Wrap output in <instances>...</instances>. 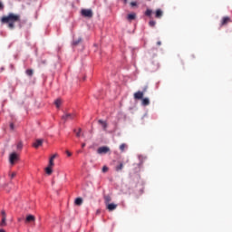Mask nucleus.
<instances>
[{"label":"nucleus","mask_w":232,"mask_h":232,"mask_svg":"<svg viewBox=\"0 0 232 232\" xmlns=\"http://www.w3.org/2000/svg\"><path fill=\"white\" fill-rule=\"evenodd\" d=\"M1 23L7 24L10 30H14L15 28V23H21V15L10 13L7 16L1 18Z\"/></svg>","instance_id":"obj_1"},{"label":"nucleus","mask_w":232,"mask_h":232,"mask_svg":"<svg viewBox=\"0 0 232 232\" xmlns=\"http://www.w3.org/2000/svg\"><path fill=\"white\" fill-rule=\"evenodd\" d=\"M81 14L83 17H93V11L92 9H82Z\"/></svg>","instance_id":"obj_2"},{"label":"nucleus","mask_w":232,"mask_h":232,"mask_svg":"<svg viewBox=\"0 0 232 232\" xmlns=\"http://www.w3.org/2000/svg\"><path fill=\"white\" fill-rule=\"evenodd\" d=\"M97 153H99V155H106V153H110V149L106 146L100 147L97 150Z\"/></svg>","instance_id":"obj_3"},{"label":"nucleus","mask_w":232,"mask_h":232,"mask_svg":"<svg viewBox=\"0 0 232 232\" xmlns=\"http://www.w3.org/2000/svg\"><path fill=\"white\" fill-rule=\"evenodd\" d=\"M74 118H75V115L70 114V113H66L63 116H62V119L64 122H66V121H72V119Z\"/></svg>","instance_id":"obj_4"},{"label":"nucleus","mask_w":232,"mask_h":232,"mask_svg":"<svg viewBox=\"0 0 232 232\" xmlns=\"http://www.w3.org/2000/svg\"><path fill=\"white\" fill-rule=\"evenodd\" d=\"M15 160H17V154L15 152H13L9 157V162L14 166L15 164Z\"/></svg>","instance_id":"obj_5"},{"label":"nucleus","mask_w":232,"mask_h":232,"mask_svg":"<svg viewBox=\"0 0 232 232\" xmlns=\"http://www.w3.org/2000/svg\"><path fill=\"white\" fill-rule=\"evenodd\" d=\"M32 222H35V216L34 215H27L25 218V224H30Z\"/></svg>","instance_id":"obj_6"},{"label":"nucleus","mask_w":232,"mask_h":232,"mask_svg":"<svg viewBox=\"0 0 232 232\" xmlns=\"http://www.w3.org/2000/svg\"><path fill=\"white\" fill-rule=\"evenodd\" d=\"M227 23H231V18H229V16H225L221 20L220 26H226V24H227Z\"/></svg>","instance_id":"obj_7"},{"label":"nucleus","mask_w":232,"mask_h":232,"mask_svg":"<svg viewBox=\"0 0 232 232\" xmlns=\"http://www.w3.org/2000/svg\"><path fill=\"white\" fill-rule=\"evenodd\" d=\"M117 204L115 203H109L108 205H106V208L108 209V211H115V209H117Z\"/></svg>","instance_id":"obj_8"},{"label":"nucleus","mask_w":232,"mask_h":232,"mask_svg":"<svg viewBox=\"0 0 232 232\" xmlns=\"http://www.w3.org/2000/svg\"><path fill=\"white\" fill-rule=\"evenodd\" d=\"M144 97V92L138 91L137 92L134 93V99L140 101V99H143Z\"/></svg>","instance_id":"obj_9"},{"label":"nucleus","mask_w":232,"mask_h":232,"mask_svg":"<svg viewBox=\"0 0 232 232\" xmlns=\"http://www.w3.org/2000/svg\"><path fill=\"white\" fill-rule=\"evenodd\" d=\"M98 123H100L102 125L103 131H106L108 130V122H106L102 120H99Z\"/></svg>","instance_id":"obj_10"},{"label":"nucleus","mask_w":232,"mask_h":232,"mask_svg":"<svg viewBox=\"0 0 232 232\" xmlns=\"http://www.w3.org/2000/svg\"><path fill=\"white\" fill-rule=\"evenodd\" d=\"M164 15V12H162V9H157L155 13L156 19H160Z\"/></svg>","instance_id":"obj_11"},{"label":"nucleus","mask_w":232,"mask_h":232,"mask_svg":"<svg viewBox=\"0 0 232 232\" xmlns=\"http://www.w3.org/2000/svg\"><path fill=\"white\" fill-rule=\"evenodd\" d=\"M124 169V163L120 161L119 164L115 167V171H122Z\"/></svg>","instance_id":"obj_12"},{"label":"nucleus","mask_w":232,"mask_h":232,"mask_svg":"<svg viewBox=\"0 0 232 232\" xmlns=\"http://www.w3.org/2000/svg\"><path fill=\"white\" fill-rule=\"evenodd\" d=\"M43 140H36L35 142L33 144L34 148L37 149L40 148V146H43Z\"/></svg>","instance_id":"obj_13"},{"label":"nucleus","mask_w":232,"mask_h":232,"mask_svg":"<svg viewBox=\"0 0 232 232\" xmlns=\"http://www.w3.org/2000/svg\"><path fill=\"white\" fill-rule=\"evenodd\" d=\"M103 198H104V202H105L106 206L109 205L110 202H111V196H110V195L104 196Z\"/></svg>","instance_id":"obj_14"},{"label":"nucleus","mask_w":232,"mask_h":232,"mask_svg":"<svg viewBox=\"0 0 232 232\" xmlns=\"http://www.w3.org/2000/svg\"><path fill=\"white\" fill-rule=\"evenodd\" d=\"M126 150H128V144L122 143L120 145V150L121 151V153H124V151H126Z\"/></svg>","instance_id":"obj_15"},{"label":"nucleus","mask_w":232,"mask_h":232,"mask_svg":"<svg viewBox=\"0 0 232 232\" xmlns=\"http://www.w3.org/2000/svg\"><path fill=\"white\" fill-rule=\"evenodd\" d=\"M141 104H142V106H150V99L142 98Z\"/></svg>","instance_id":"obj_16"},{"label":"nucleus","mask_w":232,"mask_h":232,"mask_svg":"<svg viewBox=\"0 0 232 232\" xmlns=\"http://www.w3.org/2000/svg\"><path fill=\"white\" fill-rule=\"evenodd\" d=\"M136 17H137V14L135 13H133V14H128L127 19H128V21H134V19H136Z\"/></svg>","instance_id":"obj_17"},{"label":"nucleus","mask_w":232,"mask_h":232,"mask_svg":"<svg viewBox=\"0 0 232 232\" xmlns=\"http://www.w3.org/2000/svg\"><path fill=\"white\" fill-rule=\"evenodd\" d=\"M54 104H55L56 108H61V105L63 104V100H61V99L55 100Z\"/></svg>","instance_id":"obj_18"},{"label":"nucleus","mask_w":232,"mask_h":232,"mask_svg":"<svg viewBox=\"0 0 232 232\" xmlns=\"http://www.w3.org/2000/svg\"><path fill=\"white\" fill-rule=\"evenodd\" d=\"M74 204L76 206H82V199L81 198H77L74 201Z\"/></svg>","instance_id":"obj_19"},{"label":"nucleus","mask_w":232,"mask_h":232,"mask_svg":"<svg viewBox=\"0 0 232 232\" xmlns=\"http://www.w3.org/2000/svg\"><path fill=\"white\" fill-rule=\"evenodd\" d=\"M152 14H153V11L151 9H147L145 12V15H147V17H151Z\"/></svg>","instance_id":"obj_20"},{"label":"nucleus","mask_w":232,"mask_h":232,"mask_svg":"<svg viewBox=\"0 0 232 232\" xmlns=\"http://www.w3.org/2000/svg\"><path fill=\"white\" fill-rule=\"evenodd\" d=\"M26 75H28L29 77H32L34 75V70L32 69H28L25 71Z\"/></svg>","instance_id":"obj_21"},{"label":"nucleus","mask_w":232,"mask_h":232,"mask_svg":"<svg viewBox=\"0 0 232 232\" xmlns=\"http://www.w3.org/2000/svg\"><path fill=\"white\" fill-rule=\"evenodd\" d=\"M53 172V170H52V167L48 166L45 169V173H47L48 175H51Z\"/></svg>","instance_id":"obj_22"},{"label":"nucleus","mask_w":232,"mask_h":232,"mask_svg":"<svg viewBox=\"0 0 232 232\" xmlns=\"http://www.w3.org/2000/svg\"><path fill=\"white\" fill-rule=\"evenodd\" d=\"M156 24H157V22H155V20H150L149 22V26H151V28L155 27Z\"/></svg>","instance_id":"obj_23"},{"label":"nucleus","mask_w":232,"mask_h":232,"mask_svg":"<svg viewBox=\"0 0 232 232\" xmlns=\"http://www.w3.org/2000/svg\"><path fill=\"white\" fill-rule=\"evenodd\" d=\"M81 41H82V39H81V38H79L78 40H74L73 43H72V44H73L74 46H77V44H79V43H81Z\"/></svg>","instance_id":"obj_24"},{"label":"nucleus","mask_w":232,"mask_h":232,"mask_svg":"<svg viewBox=\"0 0 232 232\" xmlns=\"http://www.w3.org/2000/svg\"><path fill=\"white\" fill-rule=\"evenodd\" d=\"M1 226L2 227L6 226V218H2Z\"/></svg>","instance_id":"obj_25"},{"label":"nucleus","mask_w":232,"mask_h":232,"mask_svg":"<svg viewBox=\"0 0 232 232\" xmlns=\"http://www.w3.org/2000/svg\"><path fill=\"white\" fill-rule=\"evenodd\" d=\"M55 164L53 163V160H49V167L53 168Z\"/></svg>","instance_id":"obj_26"},{"label":"nucleus","mask_w":232,"mask_h":232,"mask_svg":"<svg viewBox=\"0 0 232 232\" xmlns=\"http://www.w3.org/2000/svg\"><path fill=\"white\" fill-rule=\"evenodd\" d=\"M17 150H23V142H19L18 144H17Z\"/></svg>","instance_id":"obj_27"},{"label":"nucleus","mask_w":232,"mask_h":232,"mask_svg":"<svg viewBox=\"0 0 232 232\" xmlns=\"http://www.w3.org/2000/svg\"><path fill=\"white\" fill-rule=\"evenodd\" d=\"M2 218H6V212L5 210L1 211Z\"/></svg>","instance_id":"obj_28"},{"label":"nucleus","mask_w":232,"mask_h":232,"mask_svg":"<svg viewBox=\"0 0 232 232\" xmlns=\"http://www.w3.org/2000/svg\"><path fill=\"white\" fill-rule=\"evenodd\" d=\"M81 131H82V130L78 129V132H76V137H81Z\"/></svg>","instance_id":"obj_29"},{"label":"nucleus","mask_w":232,"mask_h":232,"mask_svg":"<svg viewBox=\"0 0 232 232\" xmlns=\"http://www.w3.org/2000/svg\"><path fill=\"white\" fill-rule=\"evenodd\" d=\"M147 92H148V86H145L143 88V91L141 92V93H143V95H144V93H146Z\"/></svg>","instance_id":"obj_30"},{"label":"nucleus","mask_w":232,"mask_h":232,"mask_svg":"<svg viewBox=\"0 0 232 232\" xmlns=\"http://www.w3.org/2000/svg\"><path fill=\"white\" fill-rule=\"evenodd\" d=\"M16 175H17V173L12 172V173L10 174V177H11V179H14Z\"/></svg>","instance_id":"obj_31"},{"label":"nucleus","mask_w":232,"mask_h":232,"mask_svg":"<svg viewBox=\"0 0 232 232\" xmlns=\"http://www.w3.org/2000/svg\"><path fill=\"white\" fill-rule=\"evenodd\" d=\"M57 157V154H53L51 158H50V160H55V158Z\"/></svg>","instance_id":"obj_32"},{"label":"nucleus","mask_w":232,"mask_h":232,"mask_svg":"<svg viewBox=\"0 0 232 232\" xmlns=\"http://www.w3.org/2000/svg\"><path fill=\"white\" fill-rule=\"evenodd\" d=\"M106 171H108V167L104 166V167L102 168V172H103V173H106Z\"/></svg>","instance_id":"obj_33"},{"label":"nucleus","mask_w":232,"mask_h":232,"mask_svg":"<svg viewBox=\"0 0 232 232\" xmlns=\"http://www.w3.org/2000/svg\"><path fill=\"white\" fill-rule=\"evenodd\" d=\"M130 6H137V2H130Z\"/></svg>","instance_id":"obj_34"},{"label":"nucleus","mask_w":232,"mask_h":232,"mask_svg":"<svg viewBox=\"0 0 232 232\" xmlns=\"http://www.w3.org/2000/svg\"><path fill=\"white\" fill-rule=\"evenodd\" d=\"M5 5H3V3L0 2V10H4Z\"/></svg>","instance_id":"obj_35"},{"label":"nucleus","mask_w":232,"mask_h":232,"mask_svg":"<svg viewBox=\"0 0 232 232\" xmlns=\"http://www.w3.org/2000/svg\"><path fill=\"white\" fill-rule=\"evenodd\" d=\"M10 130H14V123H10Z\"/></svg>","instance_id":"obj_36"},{"label":"nucleus","mask_w":232,"mask_h":232,"mask_svg":"<svg viewBox=\"0 0 232 232\" xmlns=\"http://www.w3.org/2000/svg\"><path fill=\"white\" fill-rule=\"evenodd\" d=\"M66 154H67L69 157H72V152L66 150Z\"/></svg>","instance_id":"obj_37"},{"label":"nucleus","mask_w":232,"mask_h":232,"mask_svg":"<svg viewBox=\"0 0 232 232\" xmlns=\"http://www.w3.org/2000/svg\"><path fill=\"white\" fill-rule=\"evenodd\" d=\"M160 44H162V42H161V41L157 42V45H158V46H160Z\"/></svg>","instance_id":"obj_38"},{"label":"nucleus","mask_w":232,"mask_h":232,"mask_svg":"<svg viewBox=\"0 0 232 232\" xmlns=\"http://www.w3.org/2000/svg\"><path fill=\"white\" fill-rule=\"evenodd\" d=\"M85 147H86V143H82V148H85Z\"/></svg>","instance_id":"obj_39"},{"label":"nucleus","mask_w":232,"mask_h":232,"mask_svg":"<svg viewBox=\"0 0 232 232\" xmlns=\"http://www.w3.org/2000/svg\"><path fill=\"white\" fill-rule=\"evenodd\" d=\"M0 232H6V231H5V229H0Z\"/></svg>","instance_id":"obj_40"},{"label":"nucleus","mask_w":232,"mask_h":232,"mask_svg":"<svg viewBox=\"0 0 232 232\" xmlns=\"http://www.w3.org/2000/svg\"><path fill=\"white\" fill-rule=\"evenodd\" d=\"M78 153H82V150H78Z\"/></svg>","instance_id":"obj_41"}]
</instances>
